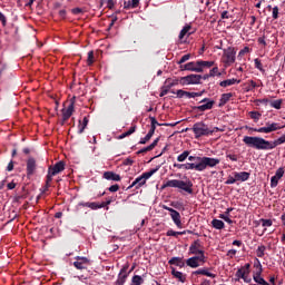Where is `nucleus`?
<instances>
[{"label": "nucleus", "mask_w": 285, "mask_h": 285, "mask_svg": "<svg viewBox=\"0 0 285 285\" xmlns=\"http://www.w3.org/2000/svg\"><path fill=\"white\" fill-rule=\"evenodd\" d=\"M243 141L249 148H255L256 150H273L277 148V146H282L285 144V132L278 139L274 141H268L262 137H253V136H245Z\"/></svg>", "instance_id": "nucleus-1"}, {"label": "nucleus", "mask_w": 285, "mask_h": 285, "mask_svg": "<svg viewBox=\"0 0 285 285\" xmlns=\"http://www.w3.org/2000/svg\"><path fill=\"white\" fill-rule=\"evenodd\" d=\"M215 61L198 60L196 62H188L181 67V70H189V72H204V68H213Z\"/></svg>", "instance_id": "nucleus-2"}, {"label": "nucleus", "mask_w": 285, "mask_h": 285, "mask_svg": "<svg viewBox=\"0 0 285 285\" xmlns=\"http://www.w3.org/2000/svg\"><path fill=\"white\" fill-rule=\"evenodd\" d=\"M164 188H179L180 190L193 195V181L190 180L184 181L179 179H171L164 185Z\"/></svg>", "instance_id": "nucleus-3"}, {"label": "nucleus", "mask_w": 285, "mask_h": 285, "mask_svg": "<svg viewBox=\"0 0 285 285\" xmlns=\"http://www.w3.org/2000/svg\"><path fill=\"white\" fill-rule=\"evenodd\" d=\"M219 131L218 127H215L213 130L208 128V125L204 124L203 121L196 122L193 126V132L196 139L199 137H207V135H213V132Z\"/></svg>", "instance_id": "nucleus-4"}, {"label": "nucleus", "mask_w": 285, "mask_h": 285, "mask_svg": "<svg viewBox=\"0 0 285 285\" xmlns=\"http://www.w3.org/2000/svg\"><path fill=\"white\" fill-rule=\"evenodd\" d=\"M63 170H66V163H63L62 160L56 163L55 166H49L47 175V186H50L52 178L56 175H59V173H63Z\"/></svg>", "instance_id": "nucleus-5"}, {"label": "nucleus", "mask_w": 285, "mask_h": 285, "mask_svg": "<svg viewBox=\"0 0 285 285\" xmlns=\"http://www.w3.org/2000/svg\"><path fill=\"white\" fill-rule=\"evenodd\" d=\"M197 161L200 163V173H204L206 168H215V166H219V158H210V157H197Z\"/></svg>", "instance_id": "nucleus-6"}, {"label": "nucleus", "mask_w": 285, "mask_h": 285, "mask_svg": "<svg viewBox=\"0 0 285 285\" xmlns=\"http://www.w3.org/2000/svg\"><path fill=\"white\" fill-rule=\"evenodd\" d=\"M282 128H284V127H282L279 125V122H271V121H268V122L265 124L264 127L255 128L254 132H264L265 135H268L271 132H275L277 130H282Z\"/></svg>", "instance_id": "nucleus-7"}, {"label": "nucleus", "mask_w": 285, "mask_h": 285, "mask_svg": "<svg viewBox=\"0 0 285 285\" xmlns=\"http://www.w3.org/2000/svg\"><path fill=\"white\" fill-rule=\"evenodd\" d=\"M237 51H235V48L228 47L227 49H224L223 52V63L225 66H233L235 63Z\"/></svg>", "instance_id": "nucleus-8"}, {"label": "nucleus", "mask_w": 285, "mask_h": 285, "mask_svg": "<svg viewBox=\"0 0 285 285\" xmlns=\"http://www.w3.org/2000/svg\"><path fill=\"white\" fill-rule=\"evenodd\" d=\"M200 81H202V76L200 75H195V73L181 77L179 79L180 86H195L197 83H200Z\"/></svg>", "instance_id": "nucleus-9"}, {"label": "nucleus", "mask_w": 285, "mask_h": 285, "mask_svg": "<svg viewBox=\"0 0 285 285\" xmlns=\"http://www.w3.org/2000/svg\"><path fill=\"white\" fill-rule=\"evenodd\" d=\"M248 275H250V264H246L236 272V282L244 279L247 284L250 283V276Z\"/></svg>", "instance_id": "nucleus-10"}, {"label": "nucleus", "mask_w": 285, "mask_h": 285, "mask_svg": "<svg viewBox=\"0 0 285 285\" xmlns=\"http://www.w3.org/2000/svg\"><path fill=\"white\" fill-rule=\"evenodd\" d=\"M186 264L190 268H199V266H204V264H206V256L205 255L193 256L186 261Z\"/></svg>", "instance_id": "nucleus-11"}, {"label": "nucleus", "mask_w": 285, "mask_h": 285, "mask_svg": "<svg viewBox=\"0 0 285 285\" xmlns=\"http://www.w3.org/2000/svg\"><path fill=\"white\" fill-rule=\"evenodd\" d=\"M73 266L78 271H86V268L90 266V259H88V257L77 256L76 262H73Z\"/></svg>", "instance_id": "nucleus-12"}, {"label": "nucleus", "mask_w": 285, "mask_h": 285, "mask_svg": "<svg viewBox=\"0 0 285 285\" xmlns=\"http://www.w3.org/2000/svg\"><path fill=\"white\" fill-rule=\"evenodd\" d=\"M198 107H196V110H199V112H206V110H213V106H215V101L210 100L208 98H204Z\"/></svg>", "instance_id": "nucleus-13"}, {"label": "nucleus", "mask_w": 285, "mask_h": 285, "mask_svg": "<svg viewBox=\"0 0 285 285\" xmlns=\"http://www.w3.org/2000/svg\"><path fill=\"white\" fill-rule=\"evenodd\" d=\"M37 170V160L35 158H29L27 160V176L32 177Z\"/></svg>", "instance_id": "nucleus-14"}, {"label": "nucleus", "mask_w": 285, "mask_h": 285, "mask_svg": "<svg viewBox=\"0 0 285 285\" xmlns=\"http://www.w3.org/2000/svg\"><path fill=\"white\" fill-rule=\"evenodd\" d=\"M128 269L126 267H122L120 269V273L118 275V278L116 281V285H124L126 284V279H128Z\"/></svg>", "instance_id": "nucleus-15"}, {"label": "nucleus", "mask_w": 285, "mask_h": 285, "mask_svg": "<svg viewBox=\"0 0 285 285\" xmlns=\"http://www.w3.org/2000/svg\"><path fill=\"white\" fill-rule=\"evenodd\" d=\"M72 112H75V102L71 101L70 105L67 107V109L62 110V119L67 121V119H70L72 117Z\"/></svg>", "instance_id": "nucleus-16"}, {"label": "nucleus", "mask_w": 285, "mask_h": 285, "mask_svg": "<svg viewBox=\"0 0 285 285\" xmlns=\"http://www.w3.org/2000/svg\"><path fill=\"white\" fill-rule=\"evenodd\" d=\"M104 178L108 181H121V176L118 174H115L114 171H105Z\"/></svg>", "instance_id": "nucleus-17"}, {"label": "nucleus", "mask_w": 285, "mask_h": 285, "mask_svg": "<svg viewBox=\"0 0 285 285\" xmlns=\"http://www.w3.org/2000/svg\"><path fill=\"white\" fill-rule=\"evenodd\" d=\"M146 180L142 176L137 177L131 185L128 187V190H130V188H141V186H145Z\"/></svg>", "instance_id": "nucleus-18"}, {"label": "nucleus", "mask_w": 285, "mask_h": 285, "mask_svg": "<svg viewBox=\"0 0 285 285\" xmlns=\"http://www.w3.org/2000/svg\"><path fill=\"white\" fill-rule=\"evenodd\" d=\"M170 217H171L174 224H176V226L178 228H181V215L179 214V212H177V210L171 212Z\"/></svg>", "instance_id": "nucleus-19"}, {"label": "nucleus", "mask_w": 285, "mask_h": 285, "mask_svg": "<svg viewBox=\"0 0 285 285\" xmlns=\"http://www.w3.org/2000/svg\"><path fill=\"white\" fill-rule=\"evenodd\" d=\"M236 176V181H248L250 179V173L247 171H240V173H234Z\"/></svg>", "instance_id": "nucleus-20"}, {"label": "nucleus", "mask_w": 285, "mask_h": 285, "mask_svg": "<svg viewBox=\"0 0 285 285\" xmlns=\"http://www.w3.org/2000/svg\"><path fill=\"white\" fill-rule=\"evenodd\" d=\"M235 83H242V80H237L235 78L223 80L219 82L220 88H228V86H235Z\"/></svg>", "instance_id": "nucleus-21"}, {"label": "nucleus", "mask_w": 285, "mask_h": 285, "mask_svg": "<svg viewBox=\"0 0 285 285\" xmlns=\"http://www.w3.org/2000/svg\"><path fill=\"white\" fill-rule=\"evenodd\" d=\"M189 255H196V256L204 255V250L199 249V244L194 243L189 247Z\"/></svg>", "instance_id": "nucleus-22"}, {"label": "nucleus", "mask_w": 285, "mask_h": 285, "mask_svg": "<svg viewBox=\"0 0 285 285\" xmlns=\"http://www.w3.org/2000/svg\"><path fill=\"white\" fill-rule=\"evenodd\" d=\"M185 170H197L198 173H202V165L199 160H198V164L187 163L185 164Z\"/></svg>", "instance_id": "nucleus-23"}, {"label": "nucleus", "mask_w": 285, "mask_h": 285, "mask_svg": "<svg viewBox=\"0 0 285 285\" xmlns=\"http://www.w3.org/2000/svg\"><path fill=\"white\" fill-rule=\"evenodd\" d=\"M194 275H205L206 277H212L213 279L217 277V275L210 273L208 268L197 269L196 272H194Z\"/></svg>", "instance_id": "nucleus-24"}, {"label": "nucleus", "mask_w": 285, "mask_h": 285, "mask_svg": "<svg viewBox=\"0 0 285 285\" xmlns=\"http://www.w3.org/2000/svg\"><path fill=\"white\" fill-rule=\"evenodd\" d=\"M232 97H233L232 92L223 94L220 96L219 104H218L219 108H222V106H226V104H228V101H230Z\"/></svg>", "instance_id": "nucleus-25"}, {"label": "nucleus", "mask_w": 285, "mask_h": 285, "mask_svg": "<svg viewBox=\"0 0 285 285\" xmlns=\"http://www.w3.org/2000/svg\"><path fill=\"white\" fill-rule=\"evenodd\" d=\"M157 144H159V138H156L153 144H150L149 146L140 149L138 153H150V150H154V148L157 146Z\"/></svg>", "instance_id": "nucleus-26"}, {"label": "nucleus", "mask_w": 285, "mask_h": 285, "mask_svg": "<svg viewBox=\"0 0 285 285\" xmlns=\"http://www.w3.org/2000/svg\"><path fill=\"white\" fill-rule=\"evenodd\" d=\"M191 29H193V27H191L190 24L185 26V27L181 29V31H180V33H179V36H178L179 39H180V40L184 39V37H186V35H188V37H189Z\"/></svg>", "instance_id": "nucleus-27"}, {"label": "nucleus", "mask_w": 285, "mask_h": 285, "mask_svg": "<svg viewBox=\"0 0 285 285\" xmlns=\"http://www.w3.org/2000/svg\"><path fill=\"white\" fill-rule=\"evenodd\" d=\"M157 170H159V167H156L154 169H150L149 171H146L141 175L142 179H145V181H148V179H150L151 176L155 175V173H157Z\"/></svg>", "instance_id": "nucleus-28"}, {"label": "nucleus", "mask_w": 285, "mask_h": 285, "mask_svg": "<svg viewBox=\"0 0 285 285\" xmlns=\"http://www.w3.org/2000/svg\"><path fill=\"white\" fill-rule=\"evenodd\" d=\"M171 274L174 277H176V279H178V282H186V275H184V273L173 269Z\"/></svg>", "instance_id": "nucleus-29"}, {"label": "nucleus", "mask_w": 285, "mask_h": 285, "mask_svg": "<svg viewBox=\"0 0 285 285\" xmlns=\"http://www.w3.org/2000/svg\"><path fill=\"white\" fill-rule=\"evenodd\" d=\"M212 226L213 228H216V230H222L224 228V222L220 219H213Z\"/></svg>", "instance_id": "nucleus-30"}, {"label": "nucleus", "mask_w": 285, "mask_h": 285, "mask_svg": "<svg viewBox=\"0 0 285 285\" xmlns=\"http://www.w3.org/2000/svg\"><path fill=\"white\" fill-rule=\"evenodd\" d=\"M150 121H151V126H150V130L151 132H155V130H157V126H161V124H159L157 121V119L153 116L149 117Z\"/></svg>", "instance_id": "nucleus-31"}, {"label": "nucleus", "mask_w": 285, "mask_h": 285, "mask_svg": "<svg viewBox=\"0 0 285 285\" xmlns=\"http://www.w3.org/2000/svg\"><path fill=\"white\" fill-rule=\"evenodd\" d=\"M141 284H144V277L139 275L132 276L130 285H141Z\"/></svg>", "instance_id": "nucleus-32"}, {"label": "nucleus", "mask_w": 285, "mask_h": 285, "mask_svg": "<svg viewBox=\"0 0 285 285\" xmlns=\"http://www.w3.org/2000/svg\"><path fill=\"white\" fill-rule=\"evenodd\" d=\"M153 135H155V132L149 130L148 134L144 138L140 139L139 144H142V145L148 144V141H150V139H153Z\"/></svg>", "instance_id": "nucleus-33"}, {"label": "nucleus", "mask_w": 285, "mask_h": 285, "mask_svg": "<svg viewBox=\"0 0 285 285\" xmlns=\"http://www.w3.org/2000/svg\"><path fill=\"white\" fill-rule=\"evenodd\" d=\"M169 264H171L174 266H184V261H181V258H179V257H173L169 261Z\"/></svg>", "instance_id": "nucleus-34"}, {"label": "nucleus", "mask_w": 285, "mask_h": 285, "mask_svg": "<svg viewBox=\"0 0 285 285\" xmlns=\"http://www.w3.org/2000/svg\"><path fill=\"white\" fill-rule=\"evenodd\" d=\"M189 155H190V151L185 150L184 154L178 155L177 161H180V163L185 161L186 159H188Z\"/></svg>", "instance_id": "nucleus-35"}, {"label": "nucleus", "mask_w": 285, "mask_h": 285, "mask_svg": "<svg viewBox=\"0 0 285 285\" xmlns=\"http://www.w3.org/2000/svg\"><path fill=\"white\" fill-rule=\"evenodd\" d=\"M89 208L91 210H99V208H106V204H98V203H89Z\"/></svg>", "instance_id": "nucleus-36"}, {"label": "nucleus", "mask_w": 285, "mask_h": 285, "mask_svg": "<svg viewBox=\"0 0 285 285\" xmlns=\"http://www.w3.org/2000/svg\"><path fill=\"white\" fill-rule=\"evenodd\" d=\"M185 97L187 99H195V97H202V92L185 91Z\"/></svg>", "instance_id": "nucleus-37"}, {"label": "nucleus", "mask_w": 285, "mask_h": 285, "mask_svg": "<svg viewBox=\"0 0 285 285\" xmlns=\"http://www.w3.org/2000/svg\"><path fill=\"white\" fill-rule=\"evenodd\" d=\"M177 235H186V230H184V232H175L173 229H169L167 232V237H177Z\"/></svg>", "instance_id": "nucleus-38"}, {"label": "nucleus", "mask_w": 285, "mask_h": 285, "mask_svg": "<svg viewBox=\"0 0 285 285\" xmlns=\"http://www.w3.org/2000/svg\"><path fill=\"white\" fill-rule=\"evenodd\" d=\"M209 77H222V72H219V68L218 67H214L209 71Z\"/></svg>", "instance_id": "nucleus-39"}, {"label": "nucleus", "mask_w": 285, "mask_h": 285, "mask_svg": "<svg viewBox=\"0 0 285 285\" xmlns=\"http://www.w3.org/2000/svg\"><path fill=\"white\" fill-rule=\"evenodd\" d=\"M87 63L88 66H92V63H95V51L88 52Z\"/></svg>", "instance_id": "nucleus-40"}, {"label": "nucleus", "mask_w": 285, "mask_h": 285, "mask_svg": "<svg viewBox=\"0 0 285 285\" xmlns=\"http://www.w3.org/2000/svg\"><path fill=\"white\" fill-rule=\"evenodd\" d=\"M264 253H266V246L264 245L258 246L256 250L257 257H264Z\"/></svg>", "instance_id": "nucleus-41"}, {"label": "nucleus", "mask_w": 285, "mask_h": 285, "mask_svg": "<svg viewBox=\"0 0 285 285\" xmlns=\"http://www.w3.org/2000/svg\"><path fill=\"white\" fill-rule=\"evenodd\" d=\"M249 117L250 119H255V121H259V119L262 118V114H259L258 111H250Z\"/></svg>", "instance_id": "nucleus-42"}, {"label": "nucleus", "mask_w": 285, "mask_h": 285, "mask_svg": "<svg viewBox=\"0 0 285 285\" xmlns=\"http://www.w3.org/2000/svg\"><path fill=\"white\" fill-rule=\"evenodd\" d=\"M261 223H262V226H263L264 228H269V226H273V220H271V219H264V218H262V219H261Z\"/></svg>", "instance_id": "nucleus-43"}, {"label": "nucleus", "mask_w": 285, "mask_h": 285, "mask_svg": "<svg viewBox=\"0 0 285 285\" xmlns=\"http://www.w3.org/2000/svg\"><path fill=\"white\" fill-rule=\"evenodd\" d=\"M279 179H281V178H277V176H273V177L271 178V187H272V188H277V184H279Z\"/></svg>", "instance_id": "nucleus-44"}, {"label": "nucleus", "mask_w": 285, "mask_h": 285, "mask_svg": "<svg viewBox=\"0 0 285 285\" xmlns=\"http://www.w3.org/2000/svg\"><path fill=\"white\" fill-rule=\"evenodd\" d=\"M272 17L273 19H279V7H274L272 9Z\"/></svg>", "instance_id": "nucleus-45"}, {"label": "nucleus", "mask_w": 285, "mask_h": 285, "mask_svg": "<svg viewBox=\"0 0 285 285\" xmlns=\"http://www.w3.org/2000/svg\"><path fill=\"white\" fill-rule=\"evenodd\" d=\"M219 218L224 219V222H226L227 224H233V219H230L228 214H220Z\"/></svg>", "instance_id": "nucleus-46"}, {"label": "nucleus", "mask_w": 285, "mask_h": 285, "mask_svg": "<svg viewBox=\"0 0 285 285\" xmlns=\"http://www.w3.org/2000/svg\"><path fill=\"white\" fill-rule=\"evenodd\" d=\"M272 108H275L276 110H279L282 108V100H274L271 104Z\"/></svg>", "instance_id": "nucleus-47"}, {"label": "nucleus", "mask_w": 285, "mask_h": 285, "mask_svg": "<svg viewBox=\"0 0 285 285\" xmlns=\"http://www.w3.org/2000/svg\"><path fill=\"white\" fill-rule=\"evenodd\" d=\"M255 88H257V82L254 80H250L249 86L247 87V92L255 90Z\"/></svg>", "instance_id": "nucleus-48"}, {"label": "nucleus", "mask_w": 285, "mask_h": 285, "mask_svg": "<svg viewBox=\"0 0 285 285\" xmlns=\"http://www.w3.org/2000/svg\"><path fill=\"white\" fill-rule=\"evenodd\" d=\"M254 63H255V68H257V70H264V66L262 65V61L259 59H255L254 60Z\"/></svg>", "instance_id": "nucleus-49"}, {"label": "nucleus", "mask_w": 285, "mask_h": 285, "mask_svg": "<svg viewBox=\"0 0 285 285\" xmlns=\"http://www.w3.org/2000/svg\"><path fill=\"white\" fill-rule=\"evenodd\" d=\"M275 176H276L277 178L282 179V178L284 177V168H283V167L278 168V169L276 170Z\"/></svg>", "instance_id": "nucleus-50"}, {"label": "nucleus", "mask_w": 285, "mask_h": 285, "mask_svg": "<svg viewBox=\"0 0 285 285\" xmlns=\"http://www.w3.org/2000/svg\"><path fill=\"white\" fill-rule=\"evenodd\" d=\"M87 126L83 125V122H81V120L79 121L78 125V134L81 135L83 132V130H86Z\"/></svg>", "instance_id": "nucleus-51"}, {"label": "nucleus", "mask_w": 285, "mask_h": 285, "mask_svg": "<svg viewBox=\"0 0 285 285\" xmlns=\"http://www.w3.org/2000/svg\"><path fill=\"white\" fill-rule=\"evenodd\" d=\"M188 59H190V53H187V55L183 56V57L180 58V60L178 61V63H179V65L186 63V61H188Z\"/></svg>", "instance_id": "nucleus-52"}, {"label": "nucleus", "mask_w": 285, "mask_h": 285, "mask_svg": "<svg viewBox=\"0 0 285 285\" xmlns=\"http://www.w3.org/2000/svg\"><path fill=\"white\" fill-rule=\"evenodd\" d=\"M176 95L178 99H184V97H186V91L179 89L176 91Z\"/></svg>", "instance_id": "nucleus-53"}, {"label": "nucleus", "mask_w": 285, "mask_h": 285, "mask_svg": "<svg viewBox=\"0 0 285 285\" xmlns=\"http://www.w3.org/2000/svg\"><path fill=\"white\" fill-rule=\"evenodd\" d=\"M226 157L230 159V161H237V159H239L235 154H227Z\"/></svg>", "instance_id": "nucleus-54"}, {"label": "nucleus", "mask_w": 285, "mask_h": 285, "mask_svg": "<svg viewBox=\"0 0 285 285\" xmlns=\"http://www.w3.org/2000/svg\"><path fill=\"white\" fill-rule=\"evenodd\" d=\"M250 52V49L248 47H245L243 50L239 51L238 57H244V55Z\"/></svg>", "instance_id": "nucleus-55"}, {"label": "nucleus", "mask_w": 285, "mask_h": 285, "mask_svg": "<svg viewBox=\"0 0 285 285\" xmlns=\"http://www.w3.org/2000/svg\"><path fill=\"white\" fill-rule=\"evenodd\" d=\"M237 181V177L235 176L234 174V177H229L227 180H226V184L230 185V184H235Z\"/></svg>", "instance_id": "nucleus-56"}, {"label": "nucleus", "mask_w": 285, "mask_h": 285, "mask_svg": "<svg viewBox=\"0 0 285 285\" xmlns=\"http://www.w3.org/2000/svg\"><path fill=\"white\" fill-rule=\"evenodd\" d=\"M7 170H8L9 173H12V170H14V163H13L12 160L8 164Z\"/></svg>", "instance_id": "nucleus-57"}, {"label": "nucleus", "mask_w": 285, "mask_h": 285, "mask_svg": "<svg viewBox=\"0 0 285 285\" xmlns=\"http://www.w3.org/2000/svg\"><path fill=\"white\" fill-rule=\"evenodd\" d=\"M119 190V185H112L109 187V193H117Z\"/></svg>", "instance_id": "nucleus-58"}, {"label": "nucleus", "mask_w": 285, "mask_h": 285, "mask_svg": "<svg viewBox=\"0 0 285 285\" xmlns=\"http://www.w3.org/2000/svg\"><path fill=\"white\" fill-rule=\"evenodd\" d=\"M135 130H137V127H136V126H132V127L129 128L128 131H126V135H127L128 137H130V135H132V134L135 132Z\"/></svg>", "instance_id": "nucleus-59"}, {"label": "nucleus", "mask_w": 285, "mask_h": 285, "mask_svg": "<svg viewBox=\"0 0 285 285\" xmlns=\"http://www.w3.org/2000/svg\"><path fill=\"white\" fill-rule=\"evenodd\" d=\"M0 21H1L2 26H6L7 19H6V16L1 11H0Z\"/></svg>", "instance_id": "nucleus-60"}, {"label": "nucleus", "mask_w": 285, "mask_h": 285, "mask_svg": "<svg viewBox=\"0 0 285 285\" xmlns=\"http://www.w3.org/2000/svg\"><path fill=\"white\" fill-rule=\"evenodd\" d=\"M174 168H178L179 170H185V164H174Z\"/></svg>", "instance_id": "nucleus-61"}, {"label": "nucleus", "mask_w": 285, "mask_h": 285, "mask_svg": "<svg viewBox=\"0 0 285 285\" xmlns=\"http://www.w3.org/2000/svg\"><path fill=\"white\" fill-rule=\"evenodd\" d=\"M124 7H125L127 10H130V9H132V2H131V1L125 2Z\"/></svg>", "instance_id": "nucleus-62"}, {"label": "nucleus", "mask_w": 285, "mask_h": 285, "mask_svg": "<svg viewBox=\"0 0 285 285\" xmlns=\"http://www.w3.org/2000/svg\"><path fill=\"white\" fill-rule=\"evenodd\" d=\"M131 1V8H137L139 6V0H130Z\"/></svg>", "instance_id": "nucleus-63"}, {"label": "nucleus", "mask_w": 285, "mask_h": 285, "mask_svg": "<svg viewBox=\"0 0 285 285\" xmlns=\"http://www.w3.org/2000/svg\"><path fill=\"white\" fill-rule=\"evenodd\" d=\"M258 43H261L262 46H266V39L264 37H259Z\"/></svg>", "instance_id": "nucleus-64"}]
</instances>
